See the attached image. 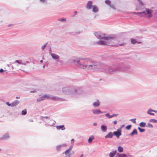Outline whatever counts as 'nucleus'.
<instances>
[{
  "instance_id": "f257e3e1",
  "label": "nucleus",
  "mask_w": 157,
  "mask_h": 157,
  "mask_svg": "<svg viewBox=\"0 0 157 157\" xmlns=\"http://www.w3.org/2000/svg\"><path fill=\"white\" fill-rule=\"evenodd\" d=\"M73 62L78 67L83 69L95 71L100 68V64L99 62L89 59H80L77 60H73Z\"/></svg>"
},
{
  "instance_id": "f03ea898",
  "label": "nucleus",
  "mask_w": 157,
  "mask_h": 157,
  "mask_svg": "<svg viewBox=\"0 0 157 157\" xmlns=\"http://www.w3.org/2000/svg\"><path fill=\"white\" fill-rule=\"evenodd\" d=\"M118 41L117 39L113 37L106 34L103 40H100L97 42L98 44L104 45H107L110 46H114L117 44ZM120 45H123L124 44H118Z\"/></svg>"
},
{
  "instance_id": "7ed1b4c3",
  "label": "nucleus",
  "mask_w": 157,
  "mask_h": 157,
  "mask_svg": "<svg viewBox=\"0 0 157 157\" xmlns=\"http://www.w3.org/2000/svg\"><path fill=\"white\" fill-rule=\"evenodd\" d=\"M126 70V68L122 66L117 65L111 67L109 68H105L104 71L106 73H111L117 71H123Z\"/></svg>"
},
{
  "instance_id": "20e7f679",
  "label": "nucleus",
  "mask_w": 157,
  "mask_h": 157,
  "mask_svg": "<svg viewBox=\"0 0 157 157\" xmlns=\"http://www.w3.org/2000/svg\"><path fill=\"white\" fill-rule=\"evenodd\" d=\"M153 10L148 9L146 8V10L141 12H133L134 14H136L139 15L140 17H145L147 15V17L150 18L152 16V13Z\"/></svg>"
},
{
  "instance_id": "39448f33",
  "label": "nucleus",
  "mask_w": 157,
  "mask_h": 157,
  "mask_svg": "<svg viewBox=\"0 0 157 157\" xmlns=\"http://www.w3.org/2000/svg\"><path fill=\"white\" fill-rule=\"evenodd\" d=\"M73 86H67L63 87L62 89L63 93L66 94H73L72 92L73 91Z\"/></svg>"
},
{
  "instance_id": "423d86ee",
  "label": "nucleus",
  "mask_w": 157,
  "mask_h": 157,
  "mask_svg": "<svg viewBox=\"0 0 157 157\" xmlns=\"http://www.w3.org/2000/svg\"><path fill=\"white\" fill-rule=\"evenodd\" d=\"M94 34L98 39H103V40L106 36V34L100 32H95L94 33Z\"/></svg>"
},
{
  "instance_id": "0eeeda50",
  "label": "nucleus",
  "mask_w": 157,
  "mask_h": 157,
  "mask_svg": "<svg viewBox=\"0 0 157 157\" xmlns=\"http://www.w3.org/2000/svg\"><path fill=\"white\" fill-rule=\"evenodd\" d=\"M83 90L81 87H73V94H81L83 92Z\"/></svg>"
},
{
  "instance_id": "6e6552de",
  "label": "nucleus",
  "mask_w": 157,
  "mask_h": 157,
  "mask_svg": "<svg viewBox=\"0 0 157 157\" xmlns=\"http://www.w3.org/2000/svg\"><path fill=\"white\" fill-rule=\"evenodd\" d=\"M48 98H50V99L54 101H63L64 100L63 99L56 96H50V97H49Z\"/></svg>"
},
{
  "instance_id": "1a4fd4ad",
  "label": "nucleus",
  "mask_w": 157,
  "mask_h": 157,
  "mask_svg": "<svg viewBox=\"0 0 157 157\" xmlns=\"http://www.w3.org/2000/svg\"><path fill=\"white\" fill-rule=\"evenodd\" d=\"M50 97L49 95H44L37 99L36 101L39 102L44 100L47 99Z\"/></svg>"
},
{
  "instance_id": "9d476101",
  "label": "nucleus",
  "mask_w": 157,
  "mask_h": 157,
  "mask_svg": "<svg viewBox=\"0 0 157 157\" xmlns=\"http://www.w3.org/2000/svg\"><path fill=\"white\" fill-rule=\"evenodd\" d=\"M17 63L18 64H17V66L18 65V64H23L24 65H26L27 64H28L29 63V62L27 61L26 62H24L22 61L21 60H16L14 62V63Z\"/></svg>"
},
{
  "instance_id": "9b49d317",
  "label": "nucleus",
  "mask_w": 157,
  "mask_h": 157,
  "mask_svg": "<svg viewBox=\"0 0 157 157\" xmlns=\"http://www.w3.org/2000/svg\"><path fill=\"white\" fill-rule=\"evenodd\" d=\"M138 3L139 5V6H137L136 7V10H138L142 9L144 6V4L143 2H142L141 0H138Z\"/></svg>"
},
{
  "instance_id": "f8f14e48",
  "label": "nucleus",
  "mask_w": 157,
  "mask_h": 157,
  "mask_svg": "<svg viewBox=\"0 0 157 157\" xmlns=\"http://www.w3.org/2000/svg\"><path fill=\"white\" fill-rule=\"evenodd\" d=\"M93 2L91 1H88L86 6V8L89 10L92 9L93 7Z\"/></svg>"
},
{
  "instance_id": "ddd939ff",
  "label": "nucleus",
  "mask_w": 157,
  "mask_h": 157,
  "mask_svg": "<svg viewBox=\"0 0 157 157\" xmlns=\"http://www.w3.org/2000/svg\"><path fill=\"white\" fill-rule=\"evenodd\" d=\"M10 136L9 134L8 133H6L2 135L0 138V140H4L10 139Z\"/></svg>"
},
{
  "instance_id": "4468645a",
  "label": "nucleus",
  "mask_w": 157,
  "mask_h": 157,
  "mask_svg": "<svg viewBox=\"0 0 157 157\" xmlns=\"http://www.w3.org/2000/svg\"><path fill=\"white\" fill-rule=\"evenodd\" d=\"M52 59L55 60L58 59L59 58V56L57 55L55 53H52L51 52H49Z\"/></svg>"
},
{
  "instance_id": "2eb2a0df",
  "label": "nucleus",
  "mask_w": 157,
  "mask_h": 157,
  "mask_svg": "<svg viewBox=\"0 0 157 157\" xmlns=\"http://www.w3.org/2000/svg\"><path fill=\"white\" fill-rule=\"evenodd\" d=\"M113 135L116 136L117 138L118 139L119 138V136L121 135V132L120 131H114L113 132Z\"/></svg>"
},
{
  "instance_id": "dca6fc26",
  "label": "nucleus",
  "mask_w": 157,
  "mask_h": 157,
  "mask_svg": "<svg viewBox=\"0 0 157 157\" xmlns=\"http://www.w3.org/2000/svg\"><path fill=\"white\" fill-rule=\"evenodd\" d=\"M92 111L94 114L97 115L105 112L101 111L99 109H93Z\"/></svg>"
},
{
  "instance_id": "f3484780",
  "label": "nucleus",
  "mask_w": 157,
  "mask_h": 157,
  "mask_svg": "<svg viewBox=\"0 0 157 157\" xmlns=\"http://www.w3.org/2000/svg\"><path fill=\"white\" fill-rule=\"evenodd\" d=\"M56 128L58 130H64L66 129L64 125H63L56 126Z\"/></svg>"
},
{
  "instance_id": "a211bd4d",
  "label": "nucleus",
  "mask_w": 157,
  "mask_h": 157,
  "mask_svg": "<svg viewBox=\"0 0 157 157\" xmlns=\"http://www.w3.org/2000/svg\"><path fill=\"white\" fill-rule=\"evenodd\" d=\"M113 133L112 132H109L105 136V139L112 138L113 136Z\"/></svg>"
},
{
  "instance_id": "6ab92c4d",
  "label": "nucleus",
  "mask_w": 157,
  "mask_h": 157,
  "mask_svg": "<svg viewBox=\"0 0 157 157\" xmlns=\"http://www.w3.org/2000/svg\"><path fill=\"white\" fill-rule=\"evenodd\" d=\"M92 9L93 12L94 13H97L99 11L98 8L96 5H93Z\"/></svg>"
},
{
  "instance_id": "aec40b11",
  "label": "nucleus",
  "mask_w": 157,
  "mask_h": 157,
  "mask_svg": "<svg viewBox=\"0 0 157 157\" xmlns=\"http://www.w3.org/2000/svg\"><path fill=\"white\" fill-rule=\"evenodd\" d=\"M100 105V102L98 100L94 102L93 104V106L95 107H98Z\"/></svg>"
},
{
  "instance_id": "412c9836",
  "label": "nucleus",
  "mask_w": 157,
  "mask_h": 157,
  "mask_svg": "<svg viewBox=\"0 0 157 157\" xmlns=\"http://www.w3.org/2000/svg\"><path fill=\"white\" fill-rule=\"evenodd\" d=\"M19 103L18 100H15L12 103V107H13L17 105Z\"/></svg>"
},
{
  "instance_id": "4be33fe9",
  "label": "nucleus",
  "mask_w": 157,
  "mask_h": 157,
  "mask_svg": "<svg viewBox=\"0 0 157 157\" xmlns=\"http://www.w3.org/2000/svg\"><path fill=\"white\" fill-rule=\"evenodd\" d=\"M94 139V137L93 135L90 136L88 140V142L90 144L92 143L93 140Z\"/></svg>"
},
{
  "instance_id": "5701e85b",
  "label": "nucleus",
  "mask_w": 157,
  "mask_h": 157,
  "mask_svg": "<svg viewBox=\"0 0 157 157\" xmlns=\"http://www.w3.org/2000/svg\"><path fill=\"white\" fill-rule=\"evenodd\" d=\"M117 153L116 150H114L111 152L109 155V156L110 157H113Z\"/></svg>"
},
{
  "instance_id": "b1692460",
  "label": "nucleus",
  "mask_w": 157,
  "mask_h": 157,
  "mask_svg": "<svg viewBox=\"0 0 157 157\" xmlns=\"http://www.w3.org/2000/svg\"><path fill=\"white\" fill-rule=\"evenodd\" d=\"M127 155L125 154H120L118 153L117 154L116 157H126Z\"/></svg>"
},
{
  "instance_id": "393cba45",
  "label": "nucleus",
  "mask_w": 157,
  "mask_h": 157,
  "mask_svg": "<svg viewBox=\"0 0 157 157\" xmlns=\"http://www.w3.org/2000/svg\"><path fill=\"white\" fill-rule=\"evenodd\" d=\"M101 128L102 132H105L107 129V127L106 125H102L101 126Z\"/></svg>"
},
{
  "instance_id": "a878e982",
  "label": "nucleus",
  "mask_w": 157,
  "mask_h": 157,
  "mask_svg": "<svg viewBox=\"0 0 157 157\" xmlns=\"http://www.w3.org/2000/svg\"><path fill=\"white\" fill-rule=\"evenodd\" d=\"M137 134V130L136 129H134L132 132L129 134V135L130 136H133L134 135H136Z\"/></svg>"
},
{
  "instance_id": "bb28decb",
  "label": "nucleus",
  "mask_w": 157,
  "mask_h": 157,
  "mask_svg": "<svg viewBox=\"0 0 157 157\" xmlns=\"http://www.w3.org/2000/svg\"><path fill=\"white\" fill-rule=\"evenodd\" d=\"M73 146H71L69 148L67 149L64 152V153L66 155H67L69 153V152L72 149V148Z\"/></svg>"
},
{
  "instance_id": "cd10ccee",
  "label": "nucleus",
  "mask_w": 157,
  "mask_h": 157,
  "mask_svg": "<svg viewBox=\"0 0 157 157\" xmlns=\"http://www.w3.org/2000/svg\"><path fill=\"white\" fill-rule=\"evenodd\" d=\"M152 112H153L152 111V109H148L147 113V114L152 116L154 115L155 114L154 113H152Z\"/></svg>"
},
{
  "instance_id": "c85d7f7f",
  "label": "nucleus",
  "mask_w": 157,
  "mask_h": 157,
  "mask_svg": "<svg viewBox=\"0 0 157 157\" xmlns=\"http://www.w3.org/2000/svg\"><path fill=\"white\" fill-rule=\"evenodd\" d=\"M39 2L42 4H47L48 3V0H39Z\"/></svg>"
},
{
  "instance_id": "c756f323",
  "label": "nucleus",
  "mask_w": 157,
  "mask_h": 157,
  "mask_svg": "<svg viewBox=\"0 0 157 157\" xmlns=\"http://www.w3.org/2000/svg\"><path fill=\"white\" fill-rule=\"evenodd\" d=\"M117 150L119 152H122L123 151V148L121 146H119L118 147Z\"/></svg>"
},
{
  "instance_id": "7c9ffc66",
  "label": "nucleus",
  "mask_w": 157,
  "mask_h": 157,
  "mask_svg": "<svg viewBox=\"0 0 157 157\" xmlns=\"http://www.w3.org/2000/svg\"><path fill=\"white\" fill-rule=\"evenodd\" d=\"M146 125V124L144 122H141L139 124V125L141 127H144Z\"/></svg>"
},
{
  "instance_id": "2f4dec72",
  "label": "nucleus",
  "mask_w": 157,
  "mask_h": 157,
  "mask_svg": "<svg viewBox=\"0 0 157 157\" xmlns=\"http://www.w3.org/2000/svg\"><path fill=\"white\" fill-rule=\"evenodd\" d=\"M105 116L108 119H110L112 118V115H111L109 114V113H108L105 114Z\"/></svg>"
},
{
  "instance_id": "473e14b6",
  "label": "nucleus",
  "mask_w": 157,
  "mask_h": 157,
  "mask_svg": "<svg viewBox=\"0 0 157 157\" xmlns=\"http://www.w3.org/2000/svg\"><path fill=\"white\" fill-rule=\"evenodd\" d=\"M62 148L60 145H58L56 147V150L57 151H59Z\"/></svg>"
},
{
  "instance_id": "72a5a7b5",
  "label": "nucleus",
  "mask_w": 157,
  "mask_h": 157,
  "mask_svg": "<svg viewBox=\"0 0 157 157\" xmlns=\"http://www.w3.org/2000/svg\"><path fill=\"white\" fill-rule=\"evenodd\" d=\"M27 113L26 109H25L22 111L21 114L22 115H25L27 114Z\"/></svg>"
},
{
  "instance_id": "f704fd0d",
  "label": "nucleus",
  "mask_w": 157,
  "mask_h": 157,
  "mask_svg": "<svg viewBox=\"0 0 157 157\" xmlns=\"http://www.w3.org/2000/svg\"><path fill=\"white\" fill-rule=\"evenodd\" d=\"M105 3L106 5L109 6L111 4V2L109 0H106L105 1Z\"/></svg>"
},
{
  "instance_id": "c9c22d12",
  "label": "nucleus",
  "mask_w": 157,
  "mask_h": 157,
  "mask_svg": "<svg viewBox=\"0 0 157 157\" xmlns=\"http://www.w3.org/2000/svg\"><path fill=\"white\" fill-rule=\"evenodd\" d=\"M51 121H53L52 123V124H49L48 123L47 124H45V125H46V126H47V125H49V126H52L53 125L55 124V123H54V121H53L52 120H51Z\"/></svg>"
},
{
  "instance_id": "e433bc0d",
  "label": "nucleus",
  "mask_w": 157,
  "mask_h": 157,
  "mask_svg": "<svg viewBox=\"0 0 157 157\" xmlns=\"http://www.w3.org/2000/svg\"><path fill=\"white\" fill-rule=\"evenodd\" d=\"M138 129L139 130V131L140 132H142L145 131V129L143 128H140L139 127H138Z\"/></svg>"
},
{
  "instance_id": "4c0bfd02",
  "label": "nucleus",
  "mask_w": 157,
  "mask_h": 157,
  "mask_svg": "<svg viewBox=\"0 0 157 157\" xmlns=\"http://www.w3.org/2000/svg\"><path fill=\"white\" fill-rule=\"evenodd\" d=\"M58 20L59 21H60L61 22H64V21H66V20L65 18H61L59 19H58Z\"/></svg>"
},
{
  "instance_id": "58836bf2",
  "label": "nucleus",
  "mask_w": 157,
  "mask_h": 157,
  "mask_svg": "<svg viewBox=\"0 0 157 157\" xmlns=\"http://www.w3.org/2000/svg\"><path fill=\"white\" fill-rule=\"evenodd\" d=\"M131 42L133 44H135V43H137L136 40L135 39H131Z\"/></svg>"
},
{
  "instance_id": "ea45409f",
  "label": "nucleus",
  "mask_w": 157,
  "mask_h": 157,
  "mask_svg": "<svg viewBox=\"0 0 157 157\" xmlns=\"http://www.w3.org/2000/svg\"><path fill=\"white\" fill-rule=\"evenodd\" d=\"M149 121L150 122H154L155 123H157V120L154 119H151Z\"/></svg>"
},
{
  "instance_id": "a19ab883",
  "label": "nucleus",
  "mask_w": 157,
  "mask_h": 157,
  "mask_svg": "<svg viewBox=\"0 0 157 157\" xmlns=\"http://www.w3.org/2000/svg\"><path fill=\"white\" fill-rule=\"evenodd\" d=\"M132 125H129L126 126V128L128 130H129L130 129Z\"/></svg>"
},
{
  "instance_id": "79ce46f5",
  "label": "nucleus",
  "mask_w": 157,
  "mask_h": 157,
  "mask_svg": "<svg viewBox=\"0 0 157 157\" xmlns=\"http://www.w3.org/2000/svg\"><path fill=\"white\" fill-rule=\"evenodd\" d=\"M147 127H148L149 128H151L153 127V126L150 123H148L147 124Z\"/></svg>"
},
{
  "instance_id": "37998d69",
  "label": "nucleus",
  "mask_w": 157,
  "mask_h": 157,
  "mask_svg": "<svg viewBox=\"0 0 157 157\" xmlns=\"http://www.w3.org/2000/svg\"><path fill=\"white\" fill-rule=\"evenodd\" d=\"M124 124L122 125L120 127V128L118 129V131H120L121 132V129L124 126Z\"/></svg>"
},
{
  "instance_id": "c03bdc74",
  "label": "nucleus",
  "mask_w": 157,
  "mask_h": 157,
  "mask_svg": "<svg viewBox=\"0 0 157 157\" xmlns=\"http://www.w3.org/2000/svg\"><path fill=\"white\" fill-rule=\"evenodd\" d=\"M136 119H131L130 120V121H132L134 123H136Z\"/></svg>"
},
{
  "instance_id": "a18cd8bd",
  "label": "nucleus",
  "mask_w": 157,
  "mask_h": 157,
  "mask_svg": "<svg viewBox=\"0 0 157 157\" xmlns=\"http://www.w3.org/2000/svg\"><path fill=\"white\" fill-rule=\"evenodd\" d=\"M61 147L62 148L63 147H66L67 146V144L65 143L63 144H60Z\"/></svg>"
},
{
  "instance_id": "49530a36",
  "label": "nucleus",
  "mask_w": 157,
  "mask_h": 157,
  "mask_svg": "<svg viewBox=\"0 0 157 157\" xmlns=\"http://www.w3.org/2000/svg\"><path fill=\"white\" fill-rule=\"evenodd\" d=\"M61 147L62 148L63 147H66L67 146V144L65 143L63 144H60Z\"/></svg>"
},
{
  "instance_id": "de8ad7c7",
  "label": "nucleus",
  "mask_w": 157,
  "mask_h": 157,
  "mask_svg": "<svg viewBox=\"0 0 157 157\" xmlns=\"http://www.w3.org/2000/svg\"><path fill=\"white\" fill-rule=\"evenodd\" d=\"M47 43H46L44 45H43L42 47H41V49H42V50H44L46 46L47 45Z\"/></svg>"
},
{
  "instance_id": "09e8293b",
  "label": "nucleus",
  "mask_w": 157,
  "mask_h": 157,
  "mask_svg": "<svg viewBox=\"0 0 157 157\" xmlns=\"http://www.w3.org/2000/svg\"><path fill=\"white\" fill-rule=\"evenodd\" d=\"M44 118H46V119H49V117H48V116H46V117H41V119L42 120H43L44 121Z\"/></svg>"
},
{
  "instance_id": "8fccbe9b",
  "label": "nucleus",
  "mask_w": 157,
  "mask_h": 157,
  "mask_svg": "<svg viewBox=\"0 0 157 157\" xmlns=\"http://www.w3.org/2000/svg\"><path fill=\"white\" fill-rule=\"evenodd\" d=\"M6 104L7 105H8L9 106H11L12 107V103L11 104L9 103V102H6Z\"/></svg>"
},
{
  "instance_id": "3c124183",
  "label": "nucleus",
  "mask_w": 157,
  "mask_h": 157,
  "mask_svg": "<svg viewBox=\"0 0 157 157\" xmlns=\"http://www.w3.org/2000/svg\"><path fill=\"white\" fill-rule=\"evenodd\" d=\"M75 141V140L74 139H72L71 140V144H73Z\"/></svg>"
},
{
  "instance_id": "603ef678",
  "label": "nucleus",
  "mask_w": 157,
  "mask_h": 157,
  "mask_svg": "<svg viewBox=\"0 0 157 157\" xmlns=\"http://www.w3.org/2000/svg\"><path fill=\"white\" fill-rule=\"evenodd\" d=\"M117 115H118L117 114L114 113L112 115V117H116L117 116Z\"/></svg>"
},
{
  "instance_id": "864d4df0",
  "label": "nucleus",
  "mask_w": 157,
  "mask_h": 157,
  "mask_svg": "<svg viewBox=\"0 0 157 157\" xmlns=\"http://www.w3.org/2000/svg\"><path fill=\"white\" fill-rule=\"evenodd\" d=\"M111 8H113V9H114L115 8V7L114 6H113V5H111L110 4V5L109 6Z\"/></svg>"
},
{
  "instance_id": "5fc2aeb1",
  "label": "nucleus",
  "mask_w": 157,
  "mask_h": 157,
  "mask_svg": "<svg viewBox=\"0 0 157 157\" xmlns=\"http://www.w3.org/2000/svg\"><path fill=\"white\" fill-rule=\"evenodd\" d=\"M4 71V70L2 69H0V73H2Z\"/></svg>"
},
{
  "instance_id": "6e6d98bb",
  "label": "nucleus",
  "mask_w": 157,
  "mask_h": 157,
  "mask_svg": "<svg viewBox=\"0 0 157 157\" xmlns=\"http://www.w3.org/2000/svg\"><path fill=\"white\" fill-rule=\"evenodd\" d=\"M113 122V124H116L117 123V121H115Z\"/></svg>"
},
{
  "instance_id": "4d7b16f0",
  "label": "nucleus",
  "mask_w": 157,
  "mask_h": 157,
  "mask_svg": "<svg viewBox=\"0 0 157 157\" xmlns=\"http://www.w3.org/2000/svg\"><path fill=\"white\" fill-rule=\"evenodd\" d=\"M97 125V124L96 122H94L93 123V125L94 126H95Z\"/></svg>"
},
{
  "instance_id": "13d9d810",
  "label": "nucleus",
  "mask_w": 157,
  "mask_h": 157,
  "mask_svg": "<svg viewBox=\"0 0 157 157\" xmlns=\"http://www.w3.org/2000/svg\"><path fill=\"white\" fill-rule=\"evenodd\" d=\"M74 16L75 15L77 14V12L76 11H75L74 12Z\"/></svg>"
},
{
  "instance_id": "bf43d9fd",
  "label": "nucleus",
  "mask_w": 157,
  "mask_h": 157,
  "mask_svg": "<svg viewBox=\"0 0 157 157\" xmlns=\"http://www.w3.org/2000/svg\"><path fill=\"white\" fill-rule=\"evenodd\" d=\"M36 91L35 90H33L32 91H31L30 92V93H34L36 92Z\"/></svg>"
},
{
  "instance_id": "052dcab7",
  "label": "nucleus",
  "mask_w": 157,
  "mask_h": 157,
  "mask_svg": "<svg viewBox=\"0 0 157 157\" xmlns=\"http://www.w3.org/2000/svg\"><path fill=\"white\" fill-rule=\"evenodd\" d=\"M29 121L30 122H33V121L32 119H30L29 120Z\"/></svg>"
},
{
  "instance_id": "680f3d73",
  "label": "nucleus",
  "mask_w": 157,
  "mask_h": 157,
  "mask_svg": "<svg viewBox=\"0 0 157 157\" xmlns=\"http://www.w3.org/2000/svg\"><path fill=\"white\" fill-rule=\"evenodd\" d=\"M152 111H153V112H155V113H157V111L155 110L152 109Z\"/></svg>"
},
{
  "instance_id": "e2e57ef3",
  "label": "nucleus",
  "mask_w": 157,
  "mask_h": 157,
  "mask_svg": "<svg viewBox=\"0 0 157 157\" xmlns=\"http://www.w3.org/2000/svg\"><path fill=\"white\" fill-rule=\"evenodd\" d=\"M16 98L17 99H19V98H20V97H16Z\"/></svg>"
},
{
  "instance_id": "0e129e2a",
  "label": "nucleus",
  "mask_w": 157,
  "mask_h": 157,
  "mask_svg": "<svg viewBox=\"0 0 157 157\" xmlns=\"http://www.w3.org/2000/svg\"><path fill=\"white\" fill-rule=\"evenodd\" d=\"M43 61V60H41L40 61V62L41 63H42Z\"/></svg>"
},
{
  "instance_id": "69168bd1",
  "label": "nucleus",
  "mask_w": 157,
  "mask_h": 157,
  "mask_svg": "<svg viewBox=\"0 0 157 157\" xmlns=\"http://www.w3.org/2000/svg\"><path fill=\"white\" fill-rule=\"evenodd\" d=\"M82 156H83V155H82H82H81V156H80V157H82Z\"/></svg>"
},
{
  "instance_id": "338daca9",
  "label": "nucleus",
  "mask_w": 157,
  "mask_h": 157,
  "mask_svg": "<svg viewBox=\"0 0 157 157\" xmlns=\"http://www.w3.org/2000/svg\"><path fill=\"white\" fill-rule=\"evenodd\" d=\"M2 150V149H1L0 148V151H1Z\"/></svg>"
},
{
  "instance_id": "774afa93",
  "label": "nucleus",
  "mask_w": 157,
  "mask_h": 157,
  "mask_svg": "<svg viewBox=\"0 0 157 157\" xmlns=\"http://www.w3.org/2000/svg\"><path fill=\"white\" fill-rule=\"evenodd\" d=\"M68 157H70V155H68Z\"/></svg>"
}]
</instances>
